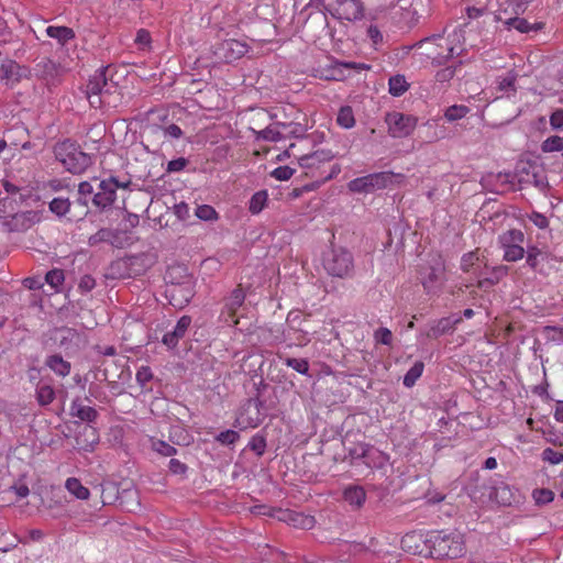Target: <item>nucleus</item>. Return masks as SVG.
Instances as JSON below:
<instances>
[{
    "mask_svg": "<svg viewBox=\"0 0 563 563\" xmlns=\"http://www.w3.org/2000/svg\"><path fill=\"white\" fill-rule=\"evenodd\" d=\"M375 340L378 343L390 345L393 341V333L387 328H379L377 331H375Z\"/></svg>",
    "mask_w": 563,
    "mask_h": 563,
    "instance_id": "52",
    "label": "nucleus"
},
{
    "mask_svg": "<svg viewBox=\"0 0 563 563\" xmlns=\"http://www.w3.org/2000/svg\"><path fill=\"white\" fill-rule=\"evenodd\" d=\"M166 296L169 299V303L175 308L181 309L187 306L190 299L194 297V289L190 280L172 284L166 289Z\"/></svg>",
    "mask_w": 563,
    "mask_h": 563,
    "instance_id": "12",
    "label": "nucleus"
},
{
    "mask_svg": "<svg viewBox=\"0 0 563 563\" xmlns=\"http://www.w3.org/2000/svg\"><path fill=\"white\" fill-rule=\"evenodd\" d=\"M68 70V67L59 63H55L49 58H41L35 65V73L38 77L45 79L47 82L56 84L60 77Z\"/></svg>",
    "mask_w": 563,
    "mask_h": 563,
    "instance_id": "13",
    "label": "nucleus"
},
{
    "mask_svg": "<svg viewBox=\"0 0 563 563\" xmlns=\"http://www.w3.org/2000/svg\"><path fill=\"white\" fill-rule=\"evenodd\" d=\"M531 0H509L505 3V8H511L514 14H521L526 11Z\"/></svg>",
    "mask_w": 563,
    "mask_h": 563,
    "instance_id": "51",
    "label": "nucleus"
},
{
    "mask_svg": "<svg viewBox=\"0 0 563 563\" xmlns=\"http://www.w3.org/2000/svg\"><path fill=\"white\" fill-rule=\"evenodd\" d=\"M334 157L333 153L329 150L316 151L311 154L302 155L298 158L299 165L306 169L319 167L321 163L330 162Z\"/></svg>",
    "mask_w": 563,
    "mask_h": 563,
    "instance_id": "18",
    "label": "nucleus"
},
{
    "mask_svg": "<svg viewBox=\"0 0 563 563\" xmlns=\"http://www.w3.org/2000/svg\"><path fill=\"white\" fill-rule=\"evenodd\" d=\"M508 274V267L507 266H496L492 269L490 274L488 277L484 278L483 280H479L478 283V287L479 288H485L487 286H493L497 283H499V280L501 278H504L506 275Z\"/></svg>",
    "mask_w": 563,
    "mask_h": 563,
    "instance_id": "31",
    "label": "nucleus"
},
{
    "mask_svg": "<svg viewBox=\"0 0 563 563\" xmlns=\"http://www.w3.org/2000/svg\"><path fill=\"white\" fill-rule=\"evenodd\" d=\"M543 335L550 341H563V328L547 325L543 328Z\"/></svg>",
    "mask_w": 563,
    "mask_h": 563,
    "instance_id": "46",
    "label": "nucleus"
},
{
    "mask_svg": "<svg viewBox=\"0 0 563 563\" xmlns=\"http://www.w3.org/2000/svg\"><path fill=\"white\" fill-rule=\"evenodd\" d=\"M55 398V391L48 384H38L36 387V400L41 406L49 405Z\"/></svg>",
    "mask_w": 563,
    "mask_h": 563,
    "instance_id": "32",
    "label": "nucleus"
},
{
    "mask_svg": "<svg viewBox=\"0 0 563 563\" xmlns=\"http://www.w3.org/2000/svg\"><path fill=\"white\" fill-rule=\"evenodd\" d=\"M541 254V252L537 247H531L528 250L527 254V264L531 268H536L539 264L538 256Z\"/></svg>",
    "mask_w": 563,
    "mask_h": 563,
    "instance_id": "60",
    "label": "nucleus"
},
{
    "mask_svg": "<svg viewBox=\"0 0 563 563\" xmlns=\"http://www.w3.org/2000/svg\"><path fill=\"white\" fill-rule=\"evenodd\" d=\"M150 131L157 135L163 136L165 139H180L183 135L181 129L177 124H169L167 126L153 125Z\"/></svg>",
    "mask_w": 563,
    "mask_h": 563,
    "instance_id": "29",
    "label": "nucleus"
},
{
    "mask_svg": "<svg viewBox=\"0 0 563 563\" xmlns=\"http://www.w3.org/2000/svg\"><path fill=\"white\" fill-rule=\"evenodd\" d=\"M45 365L59 376H67L70 373V363L65 361L60 355L54 354L46 358Z\"/></svg>",
    "mask_w": 563,
    "mask_h": 563,
    "instance_id": "23",
    "label": "nucleus"
},
{
    "mask_svg": "<svg viewBox=\"0 0 563 563\" xmlns=\"http://www.w3.org/2000/svg\"><path fill=\"white\" fill-rule=\"evenodd\" d=\"M541 150L544 153L550 152H562L563 151V137L560 136H550L543 141L541 145Z\"/></svg>",
    "mask_w": 563,
    "mask_h": 563,
    "instance_id": "39",
    "label": "nucleus"
},
{
    "mask_svg": "<svg viewBox=\"0 0 563 563\" xmlns=\"http://www.w3.org/2000/svg\"><path fill=\"white\" fill-rule=\"evenodd\" d=\"M267 201V192L265 190L255 192L250 200V212L253 214L260 213Z\"/></svg>",
    "mask_w": 563,
    "mask_h": 563,
    "instance_id": "36",
    "label": "nucleus"
},
{
    "mask_svg": "<svg viewBox=\"0 0 563 563\" xmlns=\"http://www.w3.org/2000/svg\"><path fill=\"white\" fill-rule=\"evenodd\" d=\"M279 128H283V123L277 122V123L272 124L261 131H256V130H252V131L255 134L256 140L277 142L283 139V134H282Z\"/></svg>",
    "mask_w": 563,
    "mask_h": 563,
    "instance_id": "24",
    "label": "nucleus"
},
{
    "mask_svg": "<svg viewBox=\"0 0 563 563\" xmlns=\"http://www.w3.org/2000/svg\"><path fill=\"white\" fill-rule=\"evenodd\" d=\"M409 88L405 76L396 75L389 78V93L394 97L402 96Z\"/></svg>",
    "mask_w": 563,
    "mask_h": 563,
    "instance_id": "30",
    "label": "nucleus"
},
{
    "mask_svg": "<svg viewBox=\"0 0 563 563\" xmlns=\"http://www.w3.org/2000/svg\"><path fill=\"white\" fill-rule=\"evenodd\" d=\"M531 222L539 229H545L549 225L548 218L539 212H532L529 217Z\"/></svg>",
    "mask_w": 563,
    "mask_h": 563,
    "instance_id": "59",
    "label": "nucleus"
},
{
    "mask_svg": "<svg viewBox=\"0 0 563 563\" xmlns=\"http://www.w3.org/2000/svg\"><path fill=\"white\" fill-rule=\"evenodd\" d=\"M109 66L97 70L86 86V97L92 108H115L120 101V90L109 73Z\"/></svg>",
    "mask_w": 563,
    "mask_h": 563,
    "instance_id": "2",
    "label": "nucleus"
},
{
    "mask_svg": "<svg viewBox=\"0 0 563 563\" xmlns=\"http://www.w3.org/2000/svg\"><path fill=\"white\" fill-rule=\"evenodd\" d=\"M79 341L78 333L70 328H58L56 329V343L65 350H69L77 345Z\"/></svg>",
    "mask_w": 563,
    "mask_h": 563,
    "instance_id": "21",
    "label": "nucleus"
},
{
    "mask_svg": "<svg viewBox=\"0 0 563 563\" xmlns=\"http://www.w3.org/2000/svg\"><path fill=\"white\" fill-rule=\"evenodd\" d=\"M96 286V280L90 275H85L79 282V289L82 291H90Z\"/></svg>",
    "mask_w": 563,
    "mask_h": 563,
    "instance_id": "62",
    "label": "nucleus"
},
{
    "mask_svg": "<svg viewBox=\"0 0 563 563\" xmlns=\"http://www.w3.org/2000/svg\"><path fill=\"white\" fill-rule=\"evenodd\" d=\"M23 285L29 289L36 290L42 288L43 283L38 278L27 277L23 280Z\"/></svg>",
    "mask_w": 563,
    "mask_h": 563,
    "instance_id": "64",
    "label": "nucleus"
},
{
    "mask_svg": "<svg viewBox=\"0 0 563 563\" xmlns=\"http://www.w3.org/2000/svg\"><path fill=\"white\" fill-rule=\"evenodd\" d=\"M543 461H547L551 464H560L563 462V452L555 451L551 448H547L542 452Z\"/></svg>",
    "mask_w": 563,
    "mask_h": 563,
    "instance_id": "48",
    "label": "nucleus"
},
{
    "mask_svg": "<svg viewBox=\"0 0 563 563\" xmlns=\"http://www.w3.org/2000/svg\"><path fill=\"white\" fill-rule=\"evenodd\" d=\"M46 34L52 38H56L60 44H65L69 40L75 37V32L73 31V29L67 26L51 25L46 29Z\"/></svg>",
    "mask_w": 563,
    "mask_h": 563,
    "instance_id": "26",
    "label": "nucleus"
},
{
    "mask_svg": "<svg viewBox=\"0 0 563 563\" xmlns=\"http://www.w3.org/2000/svg\"><path fill=\"white\" fill-rule=\"evenodd\" d=\"M245 300V292L241 286L232 290L230 296L224 299V306L220 313V321L228 325H236L239 320L235 318L238 309Z\"/></svg>",
    "mask_w": 563,
    "mask_h": 563,
    "instance_id": "11",
    "label": "nucleus"
},
{
    "mask_svg": "<svg viewBox=\"0 0 563 563\" xmlns=\"http://www.w3.org/2000/svg\"><path fill=\"white\" fill-rule=\"evenodd\" d=\"M279 520H283L290 526L303 530H310L314 527L316 520L312 516H308L294 510H279Z\"/></svg>",
    "mask_w": 563,
    "mask_h": 563,
    "instance_id": "15",
    "label": "nucleus"
},
{
    "mask_svg": "<svg viewBox=\"0 0 563 563\" xmlns=\"http://www.w3.org/2000/svg\"><path fill=\"white\" fill-rule=\"evenodd\" d=\"M478 261V256L475 252L466 253L462 256L461 260V269L463 272H470V269L474 266V264Z\"/></svg>",
    "mask_w": 563,
    "mask_h": 563,
    "instance_id": "54",
    "label": "nucleus"
},
{
    "mask_svg": "<svg viewBox=\"0 0 563 563\" xmlns=\"http://www.w3.org/2000/svg\"><path fill=\"white\" fill-rule=\"evenodd\" d=\"M517 76L512 73H509L506 77L501 78L498 82V88L501 91L515 90V82Z\"/></svg>",
    "mask_w": 563,
    "mask_h": 563,
    "instance_id": "55",
    "label": "nucleus"
},
{
    "mask_svg": "<svg viewBox=\"0 0 563 563\" xmlns=\"http://www.w3.org/2000/svg\"><path fill=\"white\" fill-rule=\"evenodd\" d=\"M188 164V161L184 157H179L168 162L167 172L175 173L183 170Z\"/></svg>",
    "mask_w": 563,
    "mask_h": 563,
    "instance_id": "57",
    "label": "nucleus"
},
{
    "mask_svg": "<svg viewBox=\"0 0 563 563\" xmlns=\"http://www.w3.org/2000/svg\"><path fill=\"white\" fill-rule=\"evenodd\" d=\"M220 49L224 52L223 57L228 62L238 59L247 52L246 45L235 40L225 41Z\"/></svg>",
    "mask_w": 563,
    "mask_h": 563,
    "instance_id": "22",
    "label": "nucleus"
},
{
    "mask_svg": "<svg viewBox=\"0 0 563 563\" xmlns=\"http://www.w3.org/2000/svg\"><path fill=\"white\" fill-rule=\"evenodd\" d=\"M66 489L78 499L86 500L89 498V489L85 487L76 477L67 478L65 483Z\"/></svg>",
    "mask_w": 563,
    "mask_h": 563,
    "instance_id": "27",
    "label": "nucleus"
},
{
    "mask_svg": "<svg viewBox=\"0 0 563 563\" xmlns=\"http://www.w3.org/2000/svg\"><path fill=\"white\" fill-rule=\"evenodd\" d=\"M336 122L340 126L344 129H351L355 124V119L353 114V110L351 107H342L338 113Z\"/></svg>",
    "mask_w": 563,
    "mask_h": 563,
    "instance_id": "33",
    "label": "nucleus"
},
{
    "mask_svg": "<svg viewBox=\"0 0 563 563\" xmlns=\"http://www.w3.org/2000/svg\"><path fill=\"white\" fill-rule=\"evenodd\" d=\"M496 18L498 21H503L508 29L512 27L521 33H527L531 30L530 23L527 20L519 18V14H514L511 12V8L501 7Z\"/></svg>",
    "mask_w": 563,
    "mask_h": 563,
    "instance_id": "16",
    "label": "nucleus"
},
{
    "mask_svg": "<svg viewBox=\"0 0 563 563\" xmlns=\"http://www.w3.org/2000/svg\"><path fill=\"white\" fill-rule=\"evenodd\" d=\"M240 438V434L234 430H225L217 435V441L224 445H231L235 443Z\"/></svg>",
    "mask_w": 563,
    "mask_h": 563,
    "instance_id": "44",
    "label": "nucleus"
},
{
    "mask_svg": "<svg viewBox=\"0 0 563 563\" xmlns=\"http://www.w3.org/2000/svg\"><path fill=\"white\" fill-rule=\"evenodd\" d=\"M525 256V249L521 244L512 245L504 250V260L507 262H517Z\"/></svg>",
    "mask_w": 563,
    "mask_h": 563,
    "instance_id": "41",
    "label": "nucleus"
},
{
    "mask_svg": "<svg viewBox=\"0 0 563 563\" xmlns=\"http://www.w3.org/2000/svg\"><path fill=\"white\" fill-rule=\"evenodd\" d=\"M196 216L201 220H214L217 219L216 210L208 205L198 206L196 209Z\"/></svg>",
    "mask_w": 563,
    "mask_h": 563,
    "instance_id": "47",
    "label": "nucleus"
},
{
    "mask_svg": "<svg viewBox=\"0 0 563 563\" xmlns=\"http://www.w3.org/2000/svg\"><path fill=\"white\" fill-rule=\"evenodd\" d=\"M318 5L341 20L355 21L363 16V7L358 0H318Z\"/></svg>",
    "mask_w": 563,
    "mask_h": 563,
    "instance_id": "6",
    "label": "nucleus"
},
{
    "mask_svg": "<svg viewBox=\"0 0 563 563\" xmlns=\"http://www.w3.org/2000/svg\"><path fill=\"white\" fill-rule=\"evenodd\" d=\"M49 210L58 216H65L70 208V201L67 198L57 197L49 202Z\"/></svg>",
    "mask_w": 563,
    "mask_h": 563,
    "instance_id": "37",
    "label": "nucleus"
},
{
    "mask_svg": "<svg viewBox=\"0 0 563 563\" xmlns=\"http://www.w3.org/2000/svg\"><path fill=\"white\" fill-rule=\"evenodd\" d=\"M120 187L114 178L101 180L98 185L99 190L93 196V203L99 208L111 206L115 199L117 189Z\"/></svg>",
    "mask_w": 563,
    "mask_h": 563,
    "instance_id": "14",
    "label": "nucleus"
},
{
    "mask_svg": "<svg viewBox=\"0 0 563 563\" xmlns=\"http://www.w3.org/2000/svg\"><path fill=\"white\" fill-rule=\"evenodd\" d=\"M517 177L519 184L523 186H533L540 191H545L549 188L545 170L542 166L532 162L521 163L517 167Z\"/></svg>",
    "mask_w": 563,
    "mask_h": 563,
    "instance_id": "8",
    "label": "nucleus"
},
{
    "mask_svg": "<svg viewBox=\"0 0 563 563\" xmlns=\"http://www.w3.org/2000/svg\"><path fill=\"white\" fill-rule=\"evenodd\" d=\"M344 500L355 509H360L366 500V492L362 486L349 485L343 490Z\"/></svg>",
    "mask_w": 563,
    "mask_h": 563,
    "instance_id": "19",
    "label": "nucleus"
},
{
    "mask_svg": "<svg viewBox=\"0 0 563 563\" xmlns=\"http://www.w3.org/2000/svg\"><path fill=\"white\" fill-rule=\"evenodd\" d=\"M168 468L173 474L183 475L187 472V465L179 460L172 459L168 464Z\"/></svg>",
    "mask_w": 563,
    "mask_h": 563,
    "instance_id": "58",
    "label": "nucleus"
},
{
    "mask_svg": "<svg viewBox=\"0 0 563 563\" xmlns=\"http://www.w3.org/2000/svg\"><path fill=\"white\" fill-rule=\"evenodd\" d=\"M388 133L391 137L402 139L409 136L417 126V118L401 112H389L385 117Z\"/></svg>",
    "mask_w": 563,
    "mask_h": 563,
    "instance_id": "9",
    "label": "nucleus"
},
{
    "mask_svg": "<svg viewBox=\"0 0 563 563\" xmlns=\"http://www.w3.org/2000/svg\"><path fill=\"white\" fill-rule=\"evenodd\" d=\"M523 240V233L517 229L508 230L499 235V243L504 250L512 245L521 244Z\"/></svg>",
    "mask_w": 563,
    "mask_h": 563,
    "instance_id": "28",
    "label": "nucleus"
},
{
    "mask_svg": "<svg viewBox=\"0 0 563 563\" xmlns=\"http://www.w3.org/2000/svg\"><path fill=\"white\" fill-rule=\"evenodd\" d=\"M443 277L444 266L439 261L420 272L421 284L428 295H435L440 291Z\"/></svg>",
    "mask_w": 563,
    "mask_h": 563,
    "instance_id": "10",
    "label": "nucleus"
},
{
    "mask_svg": "<svg viewBox=\"0 0 563 563\" xmlns=\"http://www.w3.org/2000/svg\"><path fill=\"white\" fill-rule=\"evenodd\" d=\"M533 498L538 505H545L553 500L554 493L550 489H536L533 492Z\"/></svg>",
    "mask_w": 563,
    "mask_h": 563,
    "instance_id": "45",
    "label": "nucleus"
},
{
    "mask_svg": "<svg viewBox=\"0 0 563 563\" xmlns=\"http://www.w3.org/2000/svg\"><path fill=\"white\" fill-rule=\"evenodd\" d=\"M190 324L191 318L189 316H183L177 321L174 330L164 334L162 342L168 347H175L179 340L184 338Z\"/></svg>",
    "mask_w": 563,
    "mask_h": 563,
    "instance_id": "17",
    "label": "nucleus"
},
{
    "mask_svg": "<svg viewBox=\"0 0 563 563\" xmlns=\"http://www.w3.org/2000/svg\"><path fill=\"white\" fill-rule=\"evenodd\" d=\"M153 378V373L150 367L142 366L136 373V382L144 387Z\"/></svg>",
    "mask_w": 563,
    "mask_h": 563,
    "instance_id": "56",
    "label": "nucleus"
},
{
    "mask_svg": "<svg viewBox=\"0 0 563 563\" xmlns=\"http://www.w3.org/2000/svg\"><path fill=\"white\" fill-rule=\"evenodd\" d=\"M294 172L289 166H279L272 172V176L277 180H288L294 175Z\"/></svg>",
    "mask_w": 563,
    "mask_h": 563,
    "instance_id": "53",
    "label": "nucleus"
},
{
    "mask_svg": "<svg viewBox=\"0 0 563 563\" xmlns=\"http://www.w3.org/2000/svg\"><path fill=\"white\" fill-rule=\"evenodd\" d=\"M112 236V233L109 229H100L97 233L92 234L88 243L90 246H95L101 242L109 241Z\"/></svg>",
    "mask_w": 563,
    "mask_h": 563,
    "instance_id": "49",
    "label": "nucleus"
},
{
    "mask_svg": "<svg viewBox=\"0 0 563 563\" xmlns=\"http://www.w3.org/2000/svg\"><path fill=\"white\" fill-rule=\"evenodd\" d=\"M464 41L461 30L454 29L449 33L444 30L441 34L420 40L411 46V49L415 51L413 57H418L420 62L429 60L433 66H441L463 53Z\"/></svg>",
    "mask_w": 563,
    "mask_h": 563,
    "instance_id": "1",
    "label": "nucleus"
},
{
    "mask_svg": "<svg viewBox=\"0 0 563 563\" xmlns=\"http://www.w3.org/2000/svg\"><path fill=\"white\" fill-rule=\"evenodd\" d=\"M285 364L288 367H291L296 372L307 375L309 372V363L305 358H295V357H287L285 360Z\"/></svg>",
    "mask_w": 563,
    "mask_h": 563,
    "instance_id": "40",
    "label": "nucleus"
},
{
    "mask_svg": "<svg viewBox=\"0 0 563 563\" xmlns=\"http://www.w3.org/2000/svg\"><path fill=\"white\" fill-rule=\"evenodd\" d=\"M54 153L56 159L71 174H80L91 164V157L68 140L57 143Z\"/></svg>",
    "mask_w": 563,
    "mask_h": 563,
    "instance_id": "3",
    "label": "nucleus"
},
{
    "mask_svg": "<svg viewBox=\"0 0 563 563\" xmlns=\"http://www.w3.org/2000/svg\"><path fill=\"white\" fill-rule=\"evenodd\" d=\"M459 320L452 321L450 318H442L438 320L427 332L430 339H438L439 336L453 330L454 323Z\"/></svg>",
    "mask_w": 563,
    "mask_h": 563,
    "instance_id": "25",
    "label": "nucleus"
},
{
    "mask_svg": "<svg viewBox=\"0 0 563 563\" xmlns=\"http://www.w3.org/2000/svg\"><path fill=\"white\" fill-rule=\"evenodd\" d=\"M322 266L328 275L332 277H352L354 271L353 255L344 247L333 246L323 253Z\"/></svg>",
    "mask_w": 563,
    "mask_h": 563,
    "instance_id": "4",
    "label": "nucleus"
},
{
    "mask_svg": "<svg viewBox=\"0 0 563 563\" xmlns=\"http://www.w3.org/2000/svg\"><path fill=\"white\" fill-rule=\"evenodd\" d=\"M65 276L62 269H52L46 273L45 282L54 289H57L64 282Z\"/></svg>",
    "mask_w": 563,
    "mask_h": 563,
    "instance_id": "42",
    "label": "nucleus"
},
{
    "mask_svg": "<svg viewBox=\"0 0 563 563\" xmlns=\"http://www.w3.org/2000/svg\"><path fill=\"white\" fill-rule=\"evenodd\" d=\"M550 124L553 129H560L563 126V110H555L550 117Z\"/></svg>",
    "mask_w": 563,
    "mask_h": 563,
    "instance_id": "61",
    "label": "nucleus"
},
{
    "mask_svg": "<svg viewBox=\"0 0 563 563\" xmlns=\"http://www.w3.org/2000/svg\"><path fill=\"white\" fill-rule=\"evenodd\" d=\"M395 177L404 176L395 175L391 172H380L355 178L347 184V187L353 192L368 194L388 187Z\"/></svg>",
    "mask_w": 563,
    "mask_h": 563,
    "instance_id": "7",
    "label": "nucleus"
},
{
    "mask_svg": "<svg viewBox=\"0 0 563 563\" xmlns=\"http://www.w3.org/2000/svg\"><path fill=\"white\" fill-rule=\"evenodd\" d=\"M283 129H288L289 135L295 136V137L299 136L303 132L301 124L294 123V122L283 123Z\"/></svg>",
    "mask_w": 563,
    "mask_h": 563,
    "instance_id": "63",
    "label": "nucleus"
},
{
    "mask_svg": "<svg viewBox=\"0 0 563 563\" xmlns=\"http://www.w3.org/2000/svg\"><path fill=\"white\" fill-rule=\"evenodd\" d=\"M424 365L422 362H416L411 368L406 373L404 377V385L406 387H412L417 379L422 375Z\"/></svg>",
    "mask_w": 563,
    "mask_h": 563,
    "instance_id": "34",
    "label": "nucleus"
},
{
    "mask_svg": "<svg viewBox=\"0 0 563 563\" xmlns=\"http://www.w3.org/2000/svg\"><path fill=\"white\" fill-rule=\"evenodd\" d=\"M428 542L430 555L437 560L456 559L464 553V543L459 536L438 532Z\"/></svg>",
    "mask_w": 563,
    "mask_h": 563,
    "instance_id": "5",
    "label": "nucleus"
},
{
    "mask_svg": "<svg viewBox=\"0 0 563 563\" xmlns=\"http://www.w3.org/2000/svg\"><path fill=\"white\" fill-rule=\"evenodd\" d=\"M151 448L156 453L163 455V456H173L177 453L176 448L168 444L167 442L158 439H151Z\"/></svg>",
    "mask_w": 563,
    "mask_h": 563,
    "instance_id": "35",
    "label": "nucleus"
},
{
    "mask_svg": "<svg viewBox=\"0 0 563 563\" xmlns=\"http://www.w3.org/2000/svg\"><path fill=\"white\" fill-rule=\"evenodd\" d=\"M470 112L466 106L454 104L445 110L444 117L448 121H456L464 118Z\"/></svg>",
    "mask_w": 563,
    "mask_h": 563,
    "instance_id": "38",
    "label": "nucleus"
},
{
    "mask_svg": "<svg viewBox=\"0 0 563 563\" xmlns=\"http://www.w3.org/2000/svg\"><path fill=\"white\" fill-rule=\"evenodd\" d=\"M249 448L258 456L263 455L266 449V441L263 437L255 435L251 439Z\"/></svg>",
    "mask_w": 563,
    "mask_h": 563,
    "instance_id": "50",
    "label": "nucleus"
},
{
    "mask_svg": "<svg viewBox=\"0 0 563 563\" xmlns=\"http://www.w3.org/2000/svg\"><path fill=\"white\" fill-rule=\"evenodd\" d=\"M456 71V66H446L437 71L434 78L437 82L445 84L449 82L454 76Z\"/></svg>",
    "mask_w": 563,
    "mask_h": 563,
    "instance_id": "43",
    "label": "nucleus"
},
{
    "mask_svg": "<svg viewBox=\"0 0 563 563\" xmlns=\"http://www.w3.org/2000/svg\"><path fill=\"white\" fill-rule=\"evenodd\" d=\"M70 413L73 417H77L86 422H93L98 417L97 410L90 406L84 405L80 399H75L71 402Z\"/></svg>",
    "mask_w": 563,
    "mask_h": 563,
    "instance_id": "20",
    "label": "nucleus"
}]
</instances>
